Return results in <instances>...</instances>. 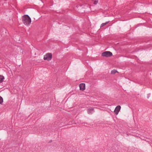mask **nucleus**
<instances>
[{
  "label": "nucleus",
  "mask_w": 152,
  "mask_h": 152,
  "mask_svg": "<svg viewBox=\"0 0 152 152\" xmlns=\"http://www.w3.org/2000/svg\"><path fill=\"white\" fill-rule=\"evenodd\" d=\"M52 57V54L51 53H48L44 56V59L48 61L51 60Z\"/></svg>",
  "instance_id": "2"
},
{
  "label": "nucleus",
  "mask_w": 152,
  "mask_h": 152,
  "mask_svg": "<svg viewBox=\"0 0 152 152\" xmlns=\"http://www.w3.org/2000/svg\"><path fill=\"white\" fill-rule=\"evenodd\" d=\"M108 22H106V23H102L101 26V27L103 26L104 25H105Z\"/></svg>",
  "instance_id": "10"
},
{
  "label": "nucleus",
  "mask_w": 152,
  "mask_h": 152,
  "mask_svg": "<svg viewBox=\"0 0 152 152\" xmlns=\"http://www.w3.org/2000/svg\"><path fill=\"white\" fill-rule=\"evenodd\" d=\"M23 23L26 25H29L31 23V19L30 17L27 15H25L22 18Z\"/></svg>",
  "instance_id": "1"
},
{
  "label": "nucleus",
  "mask_w": 152,
  "mask_h": 152,
  "mask_svg": "<svg viewBox=\"0 0 152 152\" xmlns=\"http://www.w3.org/2000/svg\"><path fill=\"white\" fill-rule=\"evenodd\" d=\"M116 72H117V71L115 70H113L111 71V73L112 74H115Z\"/></svg>",
  "instance_id": "9"
},
{
  "label": "nucleus",
  "mask_w": 152,
  "mask_h": 152,
  "mask_svg": "<svg viewBox=\"0 0 152 152\" xmlns=\"http://www.w3.org/2000/svg\"><path fill=\"white\" fill-rule=\"evenodd\" d=\"M87 112L89 114H91L94 113V109L92 108H89L87 110Z\"/></svg>",
  "instance_id": "6"
},
{
  "label": "nucleus",
  "mask_w": 152,
  "mask_h": 152,
  "mask_svg": "<svg viewBox=\"0 0 152 152\" xmlns=\"http://www.w3.org/2000/svg\"><path fill=\"white\" fill-rule=\"evenodd\" d=\"M121 107L120 105H118L115 107L114 112L116 115H117L118 114L119 112L121 110Z\"/></svg>",
  "instance_id": "4"
},
{
  "label": "nucleus",
  "mask_w": 152,
  "mask_h": 152,
  "mask_svg": "<svg viewBox=\"0 0 152 152\" xmlns=\"http://www.w3.org/2000/svg\"><path fill=\"white\" fill-rule=\"evenodd\" d=\"M4 79V77L3 76L0 75V83L2 82Z\"/></svg>",
  "instance_id": "7"
},
{
  "label": "nucleus",
  "mask_w": 152,
  "mask_h": 152,
  "mask_svg": "<svg viewBox=\"0 0 152 152\" xmlns=\"http://www.w3.org/2000/svg\"><path fill=\"white\" fill-rule=\"evenodd\" d=\"M3 102V100L2 98L0 96V104H2Z\"/></svg>",
  "instance_id": "8"
},
{
  "label": "nucleus",
  "mask_w": 152,
  "mask_h": 152,
  "mask_svg": "<svg viewBox=\"0 0 152 152\" xmlns=\"http://www.w3.org/2000/svg\"><path fill=\"white\" fill-rule=\"evenodd\" d=\"M112 53L110 51H106L102 53V56L103 57H108L112 55Z\"/></svg>",
  "instance_id": "3"
},
{
  "label": "nucleus",
  "mask_w": 152,
  "mask_h": 152,
  "mask_svg": "<svg viewBox=\"0 0 152 152\" xmlns=\"http://www.w3.org/2000/svg\"><path fill=\"white\" fill-rule=\"evenodd\" d=\"M98 1L97 0H94V4H96L98 3Z\"/></svg>",
  "instance_id": "11"
},
{
  "label": "nucleus",
  "mask_w": 152,
  "mask_h": 152,
  "mask_svg": "<svg viewBox=\"0 0 152 152\" xmlns=\"http://www.w3.org/2000/svg\"><path fill=\"white\" fill-rule=\"evenodd\" d=\"M80 89L82 91L84 90L85 89V85L84 83H81L79 85Z\"/></svg>",
  "instance_id": "5"
}]
</instances>
